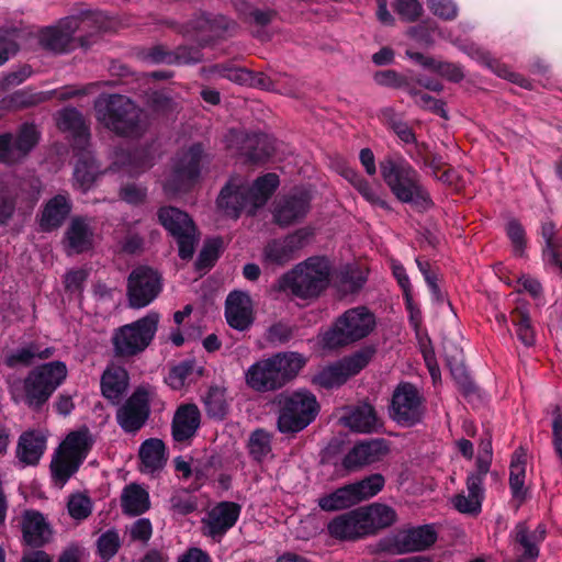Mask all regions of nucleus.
<instances>
[{
    "mask_svg": "<svg viewBox=\"0 0 562 562\" xmlns=\"http://www.w3.org/2000/svg\"><path fill=\"white\" fill-rule=\"evenodd\" d=\"M130 385V375L125 368L108 366L101 375L100 386L103 397L116 405L125 395Z\"/></svg>",
    "mask_w": 562,
    "mask_h": 562,
    "instance_id": "30",
    "label": "nucleus"
},
{
    "mask_svg": "<svg viewBox=\"0 0 562 562\" xmlns=\"http://www.w3.org/2000/svg\"><path fill=\"white\" fill-rule=\"evenodd\" d=\"M94 443L88 427L69 432L55 450L50 461V476L54 485L63 488L77 473Z\"/></svg>",
    "mask_w": 562,
    "mask_h": 562,
    "instance_id": "6",
    "label": "nucleus"
},
{
    "mask_svg": "<svg viewBox=\"0 0 562 562\" xmlns=\"http://www.w3.org/2000/svg\"><path fill=\"white\" fill-rule=\"evenodd\" d=\"M362 517L368 535L375 533L378 530L390 527L396 521L395 510L383 504H372L361 507Z\"/></svg>",
    "mask_w": 562,
    "mask_h": 562,
    "instance_id": "39",
    "label": "nucleus"
},
{
    "mask_svg": "<svg viewBox=\"0 0 562 562\" xmlns=\"http://www.w3.org/2000/svg\"><path fill=\"white\" fill-rule=\"evenodd\" d=\"M121 508L127 516H139L150 508L148 492L137 483L126 485L121 494Z\"/></svg>",
    "mask_w": 562,
    "mask_h": 562,
    "instance_id": "38",
    "label": "nucleus"
},
{
    "mask_svg": "<svg viewBox=\"0 0 562 562\" xmlns=\"http://www.w3.org/2000/svg\"><path fill=\"white\" fill-rule=\"evenodd\" d=\"M240 506L234 502H221L202 519L204 535L215 539L223 537L237 521Z\"/></svg>",
    "mask_w": 562,
    "mask_h": 562,
    "instance_id": "24",
    "label": "nucleus"
},
{
    "mask_svg": "<svg viewBox=\"0 0 562 562\" xmlns=\"http://www.w3.org/2000/svg\"><path fill=\"white\" fill-rule=\"evenodd\" d=\"M348 485L341 486L317 499L319 508L324 512H337L349 508L355 504Z\"/></svg>",
    "mask_w": 562,
    "mask_h": 562,
    "instance_id": "50",
    "label": "nucleus"
},
{
    "mask_svg": "<svg viewBox=\"0 0 562 562\" xmlns=\"http://www.w3.org/2000/svg\"><path fill=\"white\" fill-rule=\"evenodd\" d=\"M330 536L341 540H355L368 536L360 508L335 517L328 524Z\"/></svg>",
    "mask_w": 562,
    "mask_h": 562,
    "instance_id": "28",
    "label": "nucleus"
},
{
    "mask_svg": "<svg viewBox=\"0 0 562 562\" xmlns=\"http://www.w3.org/2000/svg\"><path fill=\"white\" fill-rule=\"evenodd\" d=\"M331 267L325 257H310L284 273L279 286L303 300L316 299L328 288Z\"/></svg>",
    "mask_w": 562,
    "mask_h": 562,
    "instance_id": "4",
    "label": "nucleus"
},
{
    "mask_svg": "<svg viewBox=\"0 0 562 562\" xmlns=\"http://www.w3.org/2000/svg\"><path fill=\"white\" fill-rule=\"evenodd\" d=\"M526 476V452L519 448L513 456L509 468V487L514 498L522 503L526 499L525 488Z\"/></svg>",
    "mask_w": 562,
    "mask_h": 562,
    "instance_id": "43",
    "label": "nucleus"
},
{
    "mask_svg": "<svg viewBox=\"0 0 562 562\" xmlns=\"http://www.w3.org/2000/svg\"><path fill=\"white\" fill-rule=\"evenodd\" d=\"M201 414L195 404L180 405L171 423L172 438L182 442L191 439L200 427Z\"/></svg>",
    "mask_w": 562,
    "mask_h": 562,
    "instance_id": "33",
    "label": "nucleus"
},
{
    "mask_svg": "<svg viewBox=\"0 0 562 562\" xmlns=\"http://www.w3.org/2000/svg\"><path fill=\"white\" fill-rule=\"evenodd\" d=\"M161 291L160 276L148 267L134 269L127 279L128 304L142 308L153 302Z\"/></svg>",
    "mask_w": 562,
    "mask_h": 562,
    "instance_id": "18",
    "label": "nucleus"
},
{
    "mask_svg": "<svg viewBox=\"0 0 562 562\" xmlns=\"http://www.w3.org/2000/svg\"><path fill=\"white\" fill-rule=\"evenodd\" d=\"M90 20L89 15L63 18L55 24L37 31V44L43 50L54 55L68 54L77 47L88 49L95 42L94 35L76 36L75 34L82 24H88Z\"/></svg>",
    "mask_w": 562,
    "mask_h": 562,
    "instance_id": "8",
    "label": "nucleus"
},
{
    "mask_svg": "<svg viewBox=\"0 0 562 562\" xmlns=\"http://www.w3.org/2000/svg\"><path fill=\"white\" fill-rule=\"evenodd\" d=\"M432 525H423L398 530L390 540L391 549L396 553L424 551L437 540Z\"/></svg>",
    "mask_w": 562,
    "mask_h": 562,
    "instance_id": "20",
    "label": "nucleus"
},
{
    "mask_svg": "<svg viewBox=\"0 0 562 562\" xmlns=\"http://www.w3.org/2000/svg\"><path fill=\"white\" fill-rule=\"evenodd\" d=\"M438 29L436 22L426 20L407 30L406 34L423 47H431L435 44L434 33Z\"/></svg>",
    "mask_w": 562,
    "mask_h": 562,
    "instance_id": "54",
    "label": "nucleus"
},
{
    "mask_svg": "<svg viewBox=\"0 0 562 562\" xmlns=\"http://www.w3.org/2000/svg\"><path fill=\"white\" fill-rule=\"evenodd\" d=\"M340 423L350 430L360 434L373 432L380 426L375 409L368 403L346 407L340 417Z\"/></svg>",
    "mask_w": 562,
    "mask_h": 562,
    "instance_id": "27",
    "label": "nucleus"
},
{
    "mask_svg": "<svg viewBox=\"0 0 562 562\" xmlns=\"http://www.w3.org/2000/svg\"><path fill=\"white\" fill-rule=\"evenodd\" d=\"M65 247L68 255L81 254L92 248L93 229L86 217H75L65 232Z\"/></svg>",
    "mask_w": 562,
    "mask_h": 562,
    "instance_id": "29",
    "label": "nucleus"
},
{
    "mask_svg": "<svg viewBox=\"0 0 562 562\" xmlns=\"http://www.w3.org/2000/svg\"><path fill=\"white\" fill-rule=\"evenodd\" d=\"M78 160L74 170V186L82 192H87L97 180L100 173V166L93 155L85 149H79Z\"/></svg>",
    "mask_w": 562,
    "mask_h": 562,
    "instance_id": "37",
    "label": "nucleus"
},
{
    "mask_svg": "<svg viewBox=\"0 0 562 562\" xmlns=\"http://www.w3.org/2000/svg\"><path fill=\"white\" fill-rule=\"evenodd\" d=\"M430 12L443 21H452L458 16L459 8L454 0H427Z\"/></svg>",
    "mask_w": 562,
    "mask_h": 562,
    "instance_id": "61",
    "label": "nucleus"
},
{
    "mask_svg": "<svg viewBox=\"0 0 562 562\" xmlns=\"http://www.w3.org/2000/svg\"><path fill=\"white\" fill-rule=\"evenodd\" d=\"M277 429L284 435H294L305 429L319 411L316 396L307 390L281 393L277 397Z\"/></svg>",
    "mask_w": 562,
    "mask_h": 562,
    "instance_id": "9",
    "label": "nucleus"
},
{
    "mask_svg": "<svg viewBox=\"0 0 562 562\" xmlns=\"http://www.w3.org/2000/svg\"><path fill=\"white\" fill-rule=\"evenodd\" d=\"M46 449V436L40 430L24 431L16 446V458L24 465H36Z\"/></svg>",
    "mask_w": 562,
    "mask_h": 562,
    "instance_id": "36",
    "label": "nucleus"
},
{
    "mask_svg": "<svg viewBox=\"0 0 562 562\" xmlns=\"http://www.w3.org/2000/svg\"><path fill=\"white\" fill-rule=\"evenodd\" d=\"M426 400L419 389L409 382H401L392 394L389 414L402 427H413L423 422Z\"/></svg>",
    "mask_w": 562,
    "mask_h": 562,
    "instance_id": "13",
    "label": "nucleus"
},
{
    "mask_svg": "<svg viewBox=\"0 0 562 562\" xmlns=\"http://www.w3.org/2000/svg\"><path fill=\"white\" fill-rule=\"evenodd\" d=\"M209 161L201 143L192 144L178 153L173 160L172 171L164 183L167 194H177L187 191L200 177L201 166Z\"/></svg>",
    "mask_w": 562,
    "mask_h": 562,
    "instance_id": "12",
    "label": "nucleus"
},
{
    "mask_svg": "<svg viewBox=\"0 0 562 562\" xmlns=\"http://www.w3.org/2000/svg\"><path fill=\"white\" fill-rule=\"evenodd\" d=\"M192 371V361H183L179 363L170 370L167 378L168 384L175 390L181 389L186 384V381L191 375Z\"/></svg>",
    "mask_w": 562,
    "mask_h": 562,
    "instance_id": "63",
    "label": "nucleus"
},
{
    "mask_svg": "<svg viewBox=\"0 0 562 562\" xmlns=\"http://www.w3.org/2000/svg\"><path fill=\"white\" fill-rule=\"evenodd\" d=\"M71 200L68 193L57 194L49 199L44 205L40 226L44 232H50L63 225L71 212Z\"/></svg>",
    "mask_w": 562,
    "mask_h": 562,
    "instance_id": "35",
    "label": "nucleus"
},
{
    "mask_svg": "<svg viewBox=\"0 0 562 562\" xmlns=\"http://www.w3.org/2000/svg\"><path fill=\"white\" fill-rule=\"evenodd\" d=\"M21 530L24 542L40 548L48 542L52 530L44 516L36 510H25L21 517Z\"/></svg>",
    "mask_w": 562,
    "mask_h": 562,
    "instance_id": "32",
    "label": "nucleus"
},
{
    "mask_svg": "<svg viewBox=\"0 0 562 562\" xmlns=\"http://www.w3.org/2000/svg\"><path fill=\"white\" fill-rule=\"evenodd\" d=\"M510 317L513 325L516 327L518 339L527 347L533 346L536 335L529 313L521 308H515L512 312Z\"/></svg>",
    "mask_w": 562,
    "mask_h": 562,
    "instance_id": "51",
    "label": "nucleus"
},
{
    "mask_svg": "<svg viewBox=\"0 0 562 562\" xmlns=\"http://www.w3.org/2000/svg\"><path fill=\"white\" fill-rule=\"evenodd\" d=\"M160 316L149 312L135 322L117 327L111 336L113 357L130 361L142 355L153 342Z\"/></svg>",
    "mask_w": 562,
    "mask_h": 562,
    "instance_id": "7",
    "label": "nucleus"
},
{
    "mask_svg": "<svg viewBox=\"0 0 562 562\" xmlns=\"http://www.w3.org/2000/svg\"><path fill=\"white\" fill-rule=\"evenodd\" d=\"M155 390L148 385L137 386L132 395L116 411V422L127 434L140 430L150 416V402Z\"/></svg>",
    "mask_w": 562,
    "mask_h": 562,
    "instance_id": "15",
    "label": "nucleus"
},
{
    "mask_svg": "<svg viewBox=\"0 0 562 562\" xmlns=\"http://www.w3.org/2000/svg\"><path fill=\"white\" fill-rule=\"evenodd\" d=\"M38 193L26 181L12 179L0 182V227L9 224L18 207L33 209Z\"/></svg>",
    "mask_w": 562,
    "mask_h": 562,
    "instance_id": "17",
    "label": "nucleus"
},
{
    "mask_svg": "<svg viewBox=\"0 0 562 562\" xmlns=\"http://www.w3.org/2000/svg\"><path fill=\"white\" fill-rule=\"evenodd\" d=\"M374 355L371 347L363 348L319 370L312 382L324 389L342 385L350 376L358 374L368 366Z\"/></svg>",
    "mask_w": 562,
    "mask_h": 562,
    "instance_id": "14",
    "label": "nucleus"
},
{
    "mask_svg": "<svg viewBox=\"0 0 562 562\" xmlns=\"http://www.w3.org/2000/svg\"><path fill=\"white\" fill-rule=\"evenodd\" d=\"M385 480L382 474H371L363 480L347 484L355 504L376 495L384 486Z\"/></svg>",
    "mask_w": 562,
    "mask_h": 562,
    "instance_id": "46",
    "label": "nucleus"
},
{
    "mask_svg": "<svg viewBox=\"0 0 562 562\" xmlns=\"http://www.w3.org/2000/svg\"><path fill=\"white\" fill-rule=\"evenodd\" d=\"M367 281L366 269L359 266H347L339 277L340 288L346 293H355L360 290Z\"/></svg>",
    "mask_w": 562,
    "mask_h": 562,
    "instance_id": "52",
    "label": "nucleus"
},
{
    "mask_svg": "<svg viewBox=\"0 0 562 562\" xmlns=\"http://www.w3.org/2000/svg\"><path fill=\"white\" fill-rule=\"evenodd\" d=\"M394 10L406 22H415L424 13V8L417 0H395Z\"/></svg>",
    "mask_w": 562,
    "mask_h": 562,
    "instance_id": "60",
    "label": "nucleus"
},
{
    "mask_svg": "<svg viewBox=\"0 0 562 562\" xmlns=\"http://www.w3.org/2000/svg\"><path fill=\"white\" fill-rule=\"evenodd\" d=\"M139 459L143 472L153 473L161 470L167 461L164 441L158 438L145 440L139 448Z\"/></svg>",
    "mask_w": 562,
    "mask_h": 562,
    "instance_id": "40",
    "label": "nucleus"
},
{
    "mask_svg": "<svg viewBox=\"0 0 562 562\" xmlns=\"http://www.w3.org/2000/svg\"><path fill=\"white\" fill-rule=\"evenodd\" d=\"M130 540L147 544L153 535V525L148 518H138L127 528Z\"/></svg>",
    "mask_w": 562,
    "mask_h": 562,
    "instance_id": "62",
    "label": "nucleus"
},
{
    "mask_svg": "<svg viewBox=\"0 0 562 562\" xmlns=\"http://www.w3.org/2000/svg\"><path fill=\"white\" fill-rule=\"evenodd\" d=\"M205 43L198 46L181 45L173 50V65H193L204 60L202 47Z\"/></svg>",
    "mask_w": 562,
    "mask_h": 562,
    "instance_id": "58",
    "label": "nucleus"
},
{
    "mask_svg": "<svg viewBox=\"0 0 562 562\" xmlns=\"http://www.w3.org/2000/svg\"><path fill=\"white\" fill-rule=\"evenodd\" d=\"M196 509V498L187 491H178L170 497V510L173 515L186 516Z\"/></svg>",
    "mask_w": 562,
    "mask_h": 562,
    "instance_id": "57",
    "label": "nucleus"
},
{
    "mask_svg": "<svg viewBox=\"0 0 562 562\" xmlns=\"http://www.w3.org/2000/svg\"><path fill=\"white\" fill-rule=\"evenodd\" d=\"M387 451L383 439L361 441L345 456L342 464L347 470H357L381 460Z\"/></svg>",
    "mask_w": 562,
    "mask_h": 562,
    "instance_id": "26",
    "label": "nucleus"
},
{
    "mask_svg": "<svg viewBox=\"0 0 562 562\" xmlns=\"http://www.w3.org/2000/svg\"><path fill=\"white\" fill-rule=\"evenodd\" d=\"M157 220L175 238L179 257L183 260L191 259L200 241V233L192 217L178 207L165 205L158 209Z\"/></svg>",
    "mask_w": 562,
    "mask_h": 562,
    "instance_id": "11",
    "label": "nucleus"
},
{
    "mask_svg": "<svg viewBox=\"0 0 562 562\" xmlns=\"http://www.w3.org/2000/svg\"><path fill=\"white\" fill-rule=\"evenodd\" d=\"M432 71L452 82H460L464 78L462 66L451 61L437 60Z\"/></svg>",
    "mask_w": 562,
    "mask_h": 562,
    "instance_id": "64",
    "label": "nucleus"
},
{
    "mask_svg": "<svg viewBox=\"0 0 562 562\" xmlns=\"http://www.w3.org/2000/svg\"><path fill=\"white\" fill-rule=\"evenodd\" d=\"M225 392L226 390L224 387L217 385L210 386L207 390L203 397V403L209 417L223 419L226 416L228 412V404Z\"/></svg>",
    "mask_w": 562,
    "mask_h": 562,
    "instance_id": "47",
    "label": "nucleus"
},
{
    "mask_svg": "<svg viewBox=\"0 0 562 562\" xmlns=\"http://www.w3.org/2000/svg\"><path fill=\"white\" fill-rule=\"evenodd\" d=\"M41 133L32 123L22 124L16 134H0V164L13 166L21 164L36 147Z\"/></svg>",
    "mask_w": 562,
    "mask_h": 562,
    "instance_id": "16",
    "label": "nucleus"
},
{
    "mask_svg": "<svg viewBox=\"0 0 562 562\" xmlns=\"http://www.w3.org/2000/svg\"><path fill=\"white\" fill-rule=\"evenodd\" d=\"M248 448L255 460H262L271 451L270 434L263 429H256L249 437Z\"/></svg>",
    "mask_w": 562,
    "mask_h": 562,
    "instance_id": "55",
    "label": "nucleus"
},
{
    "mask_svg": "<svg viewBox=\"0 0 562 562\" xmlns=\"http://www.w3.org/2000/svg\"><path fill=\"white\" fill-rule=\"evenodd\" d=\"M249 198L248 181L240 176H233L222 188L216 203L224 215L236 220L244 210L251 215L255 214Z\"/></svg>",
    "mask_w": 562,
    "mask_h": 562,
    "instance_id": "19",
    "label": "nucleus"
},
{
    "mask_svg": "<svg viewBox=\"0 0 562 562\" xmlns=\"http://www.w3.org/2000/svg\"><path fill=\"white\" fill-rule=\"evenodd\" d=\"M305 363L306 358L299 352H277L252 363L245 372V381L256 392H273L293 381Z\"/></svg>",
    "mask_w": 562,
    "mask_h": 562,
    "instance_id": "1",
    "label": "nucleus"
},
{
    "mask_svg": "<svg viewBox=\"0 0 562 562\" xmlns=\"http://www.w3.org/2000/svg\"><path fill=\"white\" fill-rule=\"evenodd\" d=\"M67 376V367L61 361H52L32 369L23 381L10 384L15 402H24L30 408L40 411Z\"/></svg>",
    "mask_w": 562,
    "mask_h": 562,
    "instance_id": "2",
    "label": "nucleus"
},
{
    "mask_svg": "<svg viewBox=\"0 0 562 562\" xmlns=\"http://www.w3.org/2000/svg\"><path fill=\"white\" fill-rule=\"evenodd\" d=\"M279 186V177L276 173H267L257 178L250 186L248 183L249 199H251V211L266 204Z\"/></svg>",
    "mask_w": 562,
    "mask_h": 562,
    "instance_id": "45",
    "label": "nucleus"
},
{
    "mask_svg": "<svg viewBox=\"0 0 562 562\" xmlns=\"http://www.w3.org/2000/svg\"><path fill=\"white\" fill-rule=\"evenodd\" d=\"M201 74L207 79L212 77L226 78L237 85H244L246 78L249 76L247 74V68L237 67L232 63L216 64L209 67H203L201 68Z\"/></svg>",
    "mask_w": 562,
    "mask_h": 562,
    "instance_id": "48",
    "label": "nucleus"
},
{
    "mask_svg": "<svg viewBox=\"0 0 562 562\" xmlns=\"http://www.w3.org/2000/svg\"><path fill=\"white\" fill-rule=\"evenodd\" d=\"M93 108L97 121L117 135L137 137L146 130L142 109L125 95L100 94Z\"/></svg>",
    "mask_w": 562,
    "mask_h": 562,
    "instance_id": "3",
    "label": "nucleus"
},
{
    "mask_svg": "<svg viewBox=\"0 0 562 562\" xmlns=\"http://www.w3.org/2000/svg\"><path fill=\"white\" fill-rule=\"evenodd\" d=\"M67 508L71 518L83 520L92 513V502L87 495L76 493L69 496Z\"/></svg>",
    "mask_w": 562,
    "mask_h": 562,
    "instance_id": "56",
    "label": "nucleus"
},
{
    "mask_svg": "<svg viewBox=\"0 0 562 562\" xmlns=\"http://www.w3.org/2000/svg\"><path fill=\"white\" fill-rule=\"evenodd\" d=\"M374 314L366 306L344 312L324 333L322 342L328 349H336L368 337L375 328Z\"/></svg>",
    "mask_w": 562,
    "mask_h": 562,
    "instance_id": "10",
    "label": "nucleus"
},
{
    "mask_svg": "<svg viewBox=\"0 0 562 562\" xmlns=\"http://www.w3.org/2000/svg\"><path fill=\"white\" fill-rule=\"evenodd\" d=\"M380 169L383 180L401 202L412 203L424 210L432 206L418 172L406 160L385 158L381 161Z\"/></svg>",
    "mask_w": 562,
    "mask_h": 562,
    "instance_id": "5",
    "label": "nucleus"
},
{
    "mask_svg": "<svg viewBox=\"0 0 562 562\" xmlns=\"http://www.w3.org/2000/svg\"><path fill=\"white\" fill-rule=\"evenodd\" d=\"M57 126L71 134L74 144L78 149L89 145L90 131L82 114L75 108H66L57 113Z\"/></svg>",
    "mask_w": 562,
    "mask_h": 562,
    "instance_id": "31",
    "label": "nucleus"
},
{
    "mask_svg": "<svg viewBox=\"0 0 562 562\" xmlns=\"http://www.w3.org/2000/svg\"><path fill=\"white\" fill-rule=\"evenodd\" d=\"M225 318L236 330L249 329L255 319L250 296L239 291L231 292L225 301Z\"/></svg>",
    "mask_w": 562,
    "mask_h": 562,
    "instance_id": "25",
    "label": "nucleus"
},
{
    "mask_svg": "<svg viewBox=\"0 0 562 562\" xmlns=\"http://www.w3.org/2000/svg\"><path fill=\"white\" fill-rule=\"evenodd\" d=\"M40 102V98L35 94H30L26 91L20 90L10 94L1 100V109L5 111H12L18 109H24L35 105Z\"/></svg>",
    "mask_w": 562,
    "mask_h": 562,
    "instance_id": "59",
    "label": "nucleus"
},
{
    "mask_svg": "<svg viewBox=\"0 0 562 562\" xmlns=\"http://www.w3.org/2000/svg\"><path fill=\"white\" fill-rule=\"evenodd\" d=\"M248 160L259 164L271 158L277 150V140L267 134H254L247 137Z\"/></svg>",
    "mask_w": 562,
    "mask_h": 562,
    "instance_id": "44",
    "label": "nucleus"
},
{
    "mask_svg": "<svg viewBox=\"0 0 562 562\" xmlns=\"http://www.w3.org/2000/svg\"><path fill=\"white\" fill-rule=\"evenodd\" d=\"M341 176L361 194V196L371 205L389 209V204L382 199L379 188L372 187L355 169L345 167Z\"/></svg>",
    "mask_w": 562,
    "mask_h": 562,
    "instance_id": "42",
    "label": "nucleus"
},
{
    "mask_svg": "<svg viewBox=\"0 0 562 562\" xmlns=\"http://www.w3.org/2000/svg\"><path fill=\"white\" fill-rule=\"evenodd\" d=\"M483 482V477L469 473L467 477L468 495L460 493L451 499L453 507L459 513L471 516H476L481 513L484 498Z\"/></svg>",
    "mask_w": 562,
    "mask_h": 562,
    "instance_id": "34",
    "label": "nucleus"
},
{
    "mask_svg": "<svg viewBox=\"0 0 562 562\" xmlns=\"http://www.w3.org/2000/svg\"><path fill=\"white\" fill-rule=\"evenodd\" d=\"M54 351L55 349L53 347H46L43 349L40 345L30 342L8 355L5 358V364L10 368H15L20 364L29 367L36 359L44 360L50 358L54 355Z\"/></svg>",
    "mask_w": 562,
    "mask_h": 562,
    "instance_id": "41",
    "label": "nucleus"
},
{
    "mask_svg": "<svg viewBox=\"0 0 562 562\" xmlns=\"http://www.w3.org/2000/svg\"><path fill=\"white\" fill-rule=\"evenodd\" d=\"M473 54L485 65L492 68L498 77L507 79L508 81L514 82L525 89H531V83L525 77L512 71L506 65L498 64L491 57L487 52L477 47L473 50Z\"/></svg>",
    "mask_w": 562,
    "mask_h": 562,
    "instance_id": "49",
    "label": "nucleus"
},
{
    "mask_svg": "<svg viewBox=\"0 0 562 562\" xmlns=\"http://www.w3.org/2000/svg\"><path fill=\"white\" fill-rule=\"evenodd\" d=\"M307 233L297 231L284 238L269 241L262 252L263 261L271 266H284L295 258L296 252L304 246Z\"/></svg>",
    "mask_w": 562,
    "mask_h": 562,
    "instance_id": "21",
    "label": "nucleus"
},
{
    "mask_svg": "<svg viewBox=\"0 0 562 562\" xmlns=\"http://www.w3.org/2000/svg\"><path fill=\"white\" fill-rule=\"evenodd\" d=\"M311 209V195L305 190H296L282 198L274 209V221L286 227L303 220Z\"/></svg>",
    "mask_w": 562,
    "mask_h": 562,
    "instance_id": "22",
    "label": "nucleus"
},
{
    "mask_svg": "<svg viewBox=\"0 0 562 562\" xmlns=\"http://www.w3.org/2000/svg\"><path fill=\"white\" fill-rule=\"evenodd\" d=\"M547 535L546 527L538 525L530 530L526 522H519L514 529V550L517 553L515 562H536L539 557V544Z\"/></svg>",
    "mask_w": 562,
    "mask_h": 562,
    "instance_id": "23",
    "label": "nucleus"
},
{
    "mask_svg": "<svg viewBox=\"0 0 562 562\" xmlns=\"http://www.w3.org/2000/svg\"><path fill=\"white\" fill-rule=\"evenodd\" d=\"M119 531L114 528L101 533L97 540V552L103 562L110 561L121 548Z\"/></svg>",
    "mask_w": 562,
    "mask_h": 562,
    "instance_id": "53",
    "label": "nucleus"
}]
</instances>
